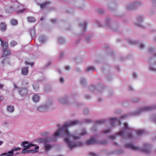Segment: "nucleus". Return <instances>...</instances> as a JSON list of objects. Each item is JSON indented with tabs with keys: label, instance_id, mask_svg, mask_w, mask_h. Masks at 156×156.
I'll use <instances>...</instances> for the list:
<instances>
[{
	"label": "nucleus",
	"instance_id": "6e6d98bb",
	"mask_svg": "<svg viewBox=\"0 0 156 156\" xmlns=\"http://www.w3.org/2000/svg\"><path fill=\"white\" fill-rule=\"evenodd\" d=\"M3 98L2 96L0 97V101H2L3 100Z\"/></svg>",
	"mask_w": 156,
	"mask_h": 156
},
{
	"label": "nucleus",
	"instance_id": "f3484780",
	"mask_svg": "<svg viewBox=\"0 0 156 156\" xmlns=\"http://www.w3.org/2000/svg\"><path fill=\"white\" fill-rule=\"evenodd\" d=\"M3 55L2 57H5L10 54L11 52L9 50L7 49L3 50Z\"/></svg>",
	"mask_w": 156,
	"mask_h": 156
},
{
	"label": "nucleus",
	"instance_id": "6e6552de",
	"mask_svg": "<svg viewBox=\"0 0 156 156\" xmlns=\"http://www.w3.org/2000/svg\"><path fill=\"white\" fill-rule=\"evenodd\" d=\"M110 122L113 126L118 125L120 122L118 119L115 118H111L110 119Z\"/></svg>",
	"mask_w": 156,
	"mask_h": 156
},
{
	"label": "nucleus",
	"instance_id": "a18cd8bd",
	"mask_svg": "<svg viewBox=\"0 0 156 156\" xmlns=\"http://www.w3.org/2000/svg\"><path fill=\"white\" fill-rule=\"evenodd\" d=\"M133 76V78H136L137 77V74L136 73H133L132 74Z\"/></svg>",
	"mask_w": 156,
	"mask_h": 156
},
{
	"label": "nucleus",
	"instance_id": "338daca9",
	"mask_svg": "<svg viewBox=\"0 0 156 156\" xmlns=\"http://www.w3.org/2000/svg\"><path fill=\"white\" fill-rule=\"evenodd\" d=\"M1 131L0 130V134H1Z\"/></svg>",
	"mask_w": 156,
	"mask_h": 156
},
{
	"label": "nucleus",
	"instance_id": "f03ea898",
	"mask_svg": "<svg viewBox=\"0 0 156 156\" xmlns=\"http://www.w3.org/2000/svg\"><path fill=\"white\" fill-rule=\"evenodd\" d=\"M125 147L133 150H139L141 149L143 152L146 154L149 153L151 151V146L147 144H145L144 146L141 149L137 146L131 143H128L126 144L125 145Z\"/></svg>",
	"mask_w": 156,
	"mask_h": 156
},
{
	"label": "nucleus",
	"instance_id": "4d7b16f0",
	"mask_svg": "<svg viewBox=\"0 0 156 156\" xmlns=\"http://www.w3.org/2000/svg\"><path fill=\"white\" fill-rule=\"evenodd\" d=\"M0 41L1 42V44H2V43L3 42V41L2 39L0 37Z\"/></svg>",
	"mask_w": 156,
	"mask_h": 156
},
{
	"label": "nucleus",
	"instance_id": "473e14b6",
	"mask_svg": "<svg viewBox=\"0 0 156 156\" xmlns=\"http://www.w3.org/2000/svg\"><path fill=\"white\" fill-rule=\"evenodd\" d=\"M17 44V43L16 42L12 41H11L10 44V45L12 47H14Z\"/></svg>",
	"mask_w": 156,
	"mask_h": 156
},
{
	"label": "nucleus",
	"instance_id": "603ef678",
	"mask_svg": "<svg viewBox=\"0 0 156 156\" xmlns=\"http://www.w3.org/2000/svg\"><path fill=\"white\" fill-rule=\"evenodd\" d=\"M56 21H57V20H56V19H52V20H51V22L52 23H55Z\"/></svg>",
	"mask_w": 156,
	"mask_h": 156
},
{
	"label": "nucleus",
	"instance_id": "dca6fc26",
	"mask_svg": "<svg viewBox=\"0 0 156 156\" xmlns=\"http://www.w3.org/2000/svg\"><path fill=\"white\" fill-rule=\"evenodd\" d=\"M40 97L37 94H35L32 97L33 101L35 102H38L40 99Z\"/></svg>",
	"mask_w": 156,
	"mask_h": 156
},
{
	"label": "nucleus",
	"instance_id": "c85d7f7f",
	"mask_svg": "<svg viewBox=\"0 0 156 156\" xmlns=\"http://www.w3.org/2000/svg\"><path fill=\"white\" fill-rule=\"evenodd\" d=\"M105 22L106 24V26L107 27L110 28V20L108 19H106L105 21Z\"/></svg>",
	"mask_w": 156,
	"mask_h": 156
},
{
	"label": "nucleus",
	"instance_id": "5701e85b",
	"mask_svg": "<svg viewBox=\"0 0 156 156\" xmlns=\"http://www.w3.org/2000/svg\"><path fill=\"white\" fill-rule=\"evenodd\" d=\"M87 26V24L86 23H84L81 24L80 26V28L81 30H83V31L84 32L86 30V28Z\"/></svg>",
	"mask_w": 156,
	"mask_h": 156
},
{
	"label": "nucleus",
	"instance_id": "774afa93",
	"mask_svg": "<svg viewBox=\"0 0 156 156\" xmlns=\"http://www.w3.org/2000/svg\"><path fill=\"white\" fill-rule=\"evenodd\" d=\"M155 41H156V38H155Z\"/></svg>",
	"mask_w": 156,
	"mask_h": 156
},
{
	"label": "nucleus",
	"instance_id": "72a5a7b5",
	"mask_svg": "<svg viewBox=\"0 0 156 156\" xmlns=\"http://www.w3.org/2000/svg\"><path fill=\"white\" fill-rule=\"evenodd\" d=\"M105 122V120H98L96 121V123L97 124H101L102 123H104Z\"/></svg>",
	"mask_w": 156,
	"mask_h": 156
},
{
	"label": "nucleus",
	"instance_id": "aec40b11",
	"mask_svg": "<svg viewBox=\"0 0 156 156\" xmlns=\"http://www.w3.org/2000/svg\"><path fill=\"white\" fill-rule=\"evenodd\" d=\"M39 40L41 43H43L45 42L46 39L44 36L41 35L39 37Z\"/></svg>",
	"mask_w": 156,
	"mask_h": 156
},
{
	"label": "nucleus",
	"instance_id": "1a4fd4ad",
	"mask_svg": "<svg viewBox=\"0 0 156 156\" xmlns=\"http://www.w3.org/2000/svg\"><path fill=\"white\" fill-rule=\"evenodd\" d=\"M49 142H46L44 144V150L47 152L50 150L52 148V145L48 144Z\"/></svg>",
	"mask_w": 156,
	"mask_h": 156
},
{
	"label": "nucleus",
	"instance_id": "f257e3e1",
	"mask_svg": "<svg viewBox=\"0 0 156 156\" xmlns=\"http://www.w3.org/2000/svg\"><path fill=\"white\" fill-rule=\"evenodd\" d=\"M80 123V121L78 120L67 122L63 124L62 128L58 129V130L54 134L51 138H40L37 139L36 141L39 143H42L44 144L46 142L56 141L58 137L62 136L64 137L65 142L68 144L69 147L72 149L76 147L82 145L83 143L82 142L75 143L70 141L72 139H79L80 136H76L75 134L70 133L68 128L69 127L76 125Z\"/></svg>",
	"mask_w": 156,
	"mask_h": 156
},
{
	"label": "nucleus",
	"instance_id": "f704fd0d",
	"mask_svg": "<svg viewBox=\"0 0 156 156\" xmlns=\"http://www.w3.org/2000/svg\"><path fill=\"white\" fill-rule=\"evenodd\" d=\"M6 9H7V11L8 12H11L13 11V8L12 6H10L8 8H6Z\"/></svg>",
	"mask_w": 156,
	"mask_h": 156
},
{
	"label": "nucleus",
	"instance_id": "423d86ee",
	"mask_svg": "<svg viewBox=\"0 0 156 156\" xmlns=\"http://www.w3.org/2000/svg\"><path fill=\"white\" fill-rule=\"evenodd\" d=\"M156 108V106L149 107L147 106L142 107L141 108H140L137 112H136L135 113H134V114L135 115H138L143 112L151 111L154 109Z\"/></svg>",
	"mask_w": 156,
	"mask_h": 156
},
{
	"label": "nucleus",
	"instance_id": "4468645a",
	"mask_svg": "<svg viewBox=\"0 0 156 156\" xmlns=\"http://www.w3.org/2000/svg\"><path fill=\"white\" fill-rule=\"evenodd\" d=\"M96 143L97 142L95 139L94 137H92L90 139L87 141L86 144L88 145H91Z\"/></svg>",
	"mask_w": 156,
	"mask_h": 156
},
{
	"label": "nucleus",
	"instance_id": "e433bc0d",
	"mask_svg": "<svg viewBox=\"0 0 156 156\" xmlns=\"http://www.w3.org/2000/svg\"><path fill=\"white\" fill-rule=\"evenodd\" d=\"M58 42L60 44H62L64 42V40L62 38H58Z\"/></svg>",
	"mask_w": 156,
	"mask_h": 156
},
{
	"label": "nucleus",
	"instance_id": "69168bd1",
	"mask_svg": "<svg viewBox=\"0 0 156 156\" xmlns=\"http://www.w3.org/2000/svg\"><path fill=\"white\" fill-rule=\"evenodd\" d=\"M21 6H23L22 5H20V7H19V8H20V7Z\"/></svg>",
	"mask_w": 156,
	"mask_h": 156
},
{
	"label": "nucleus",
	"instance_id": "6ab92c4d",
	"mask_svg": "<svg viewBox=\"0 0 156 156\" xmlns=\"http://www.w3.org/2000/svg\"><path fill=\"white\" fill-rule=\"evenodd\" d=\"M0 156H12V151H9L7 153H5L0 155Z\"/></svg>",
	"mask_w": 156,
	"mask_h": 156
},
{
	"label": "nucleus",
	"instance_id": "680f3d73",
	"mask_svg": "<svg viewBox=\"0 0 156 156\" xmlns=\"http://www.w3.org/2000/svg\"><path fill=\"white\" fill-rule=\"evenodd\" d=\"M14 87L15 88H17V87L16 86V85L15 84L14 85Z\"/></svg>",
	"mask_w": 156,
	"mask_h": 156
},
{
	"label": "nucleus",
	"instance_id": "0e129e2a",
	"mask_svg": "<svg viewBox=\"0 0 156 156\" xmlns=\"http://www.w3.org/2000/svg\"><path fill=\"white\" fill-rule=\"evenodd\" d=\"M43 20V17H41V18L40 19V20Z\"/></svg>",
	"mask_w": 156,
	"mask_h": 156
},
{
	"label": "nucleus",
	"instance_id": "3c124183",
	"mask_svg": "<svg viewBox=\"0 0 156 156\" xmlns=\"http://www.w3.org/2000/svg\"><path fill=\"white\" fill-rule=\"evenodd\" d=\"M135 24L136 25L139 26V27H141V23H138L136 22L135 23Z\"/></svg>",
	"mask_w": 156,
	"mask_h": 156
},
{
	"label": "nucleus",
	"instance_id": "b1692460",
	"mask_svg": "<svg viewBox=\"0 0 156 156\" xmlns=\"http://www.w3.org/2000/svg\"><path fill=\"white\" fill-rule=\"evenodd\" d=\"M49 3L48 2H44L43 3L39 5L41 9H43L46 6L48 5Z\"/></svg>",
	"mask_w": 156,
	"mask_h": 156
},
{
	"label": "nucleus",
	"instance_id": "49530a36",
	"mask_svg": "<svg viewBox=\"0 0 156 156\" xmlns=\"http://www.w3.org/2000/svg\"><path fill=\"white\" fill-rule=\"evenodd\" d=\"M25 64H27V65H31V66H32L33 65V63H29L26 61L25 62Z\"/></svg>",
	"mask_w": 156,
	"mask_h": 156
},
{
	"label": "nucleus",
	"instance_id": "c03bdc74",
	"mask_svg": "<svg viewBox=\"0 0 156 156\" xmlns=\"http://www.w3.org/2000/svg\"><path fill=\"white\" fill-rule=\"evenodd\" d=\"M65 68L66 70H69L70 69V68L69 66H66L65 67Z\"/></svg>",
	"mask_w": 156,
	"mask_h": 156
},
{
	"label": "nucleus",
	"instance_id": "20e7f679",
	"mask_svg": "<svg viewBox=\"0 0 156 156\" xmlns=\"http://www.w3.org/2000/svg\"><path fill=\"white\" fill-rule=\"evenodd\" d=\"M124 129H122L118 133V135H122L123 137L125 136V138L129 139H132L133 138V136L132 134L130 133H127L126 135H124V130H130V128L129 127L128 124L127 123L125 122L124 124Z\"/></svg>",
	"mask_w": 156,
	"mask_h": 156
},
{
	"label": "nucleus",
	"instance_id": "cd10ccee",
	"mask_svg": "<svg viewBox=\"0 0 156 156\" xmlns=\"http://www.w3.org/2000/svg\"><path fill=\"white\" fill-rule=\"evenodd\" d=\"M144 18L142 16H139L137 18V21L141 23L144 20Z\"/></svg>",
	"mask_w": 156,
	"mask_h": 156
},
{
	"label": "nucleus",
	"instance_id": "f8f14e48",
	"mask_svg": "<svg viewBox=\"0 0 156 156\" xmlns=\"http://www.w3.org/2000/svg\"><path fill=\"white\" fill-rule=\"evenodd\" d=\"M48 106L47 105H44L40 106L37 107V111L42 112L47 110V108Z\"/></svg>",
	"mask_w": 156,
	"mask_h": 156
},
{
	"label": "nucleus",
	"instance_id": "37998d69",
	"mask_svg": "<svg viewBox=\"0 0 156 156\" xmlns=\"http://www.w3.org/2000/svg\"><path fill=\"white\" fill-rule=\"evenodd\" d=\"M59 81L61 83H63L64 81V80L63 77H62L59 79Z\"/></svg>",
	"mask_w": 156,
	"mask_h": 156
},
{
	"label": "nucleus",
	"instance_id": "0eeeda50",
	"mask_svg": "<svg viewBox=\"0 0 156 156\" xmlns=\"http://www.w3.org/2000/svg\"><path fill=\"white\" fill-rule=\"evenodd\" d=\"M141 4V2H136L132 4H129L127 5L126 6V9L128 10H130L134 9L135 7L139 6Z\"/></svg>",
	"mask_w": 156,
	"mask_h": 156
},
{
	"label": "nucleus",
	"instance_id": "5fc2aeb1",
	"mask_svg": "<svg viewBox=\"0 0 156 156\" xmlns=\"http://www.w3.org/2000/svg\"><path fill=\"white\" fill-rule=\"evenodd\" d=\"M129 90L130 91H132V90H133V88L131 87H129Z\"/></svg>",
	"mask_w": 156,
	"mask_h": 156
},
{
	"label": "nucleus",
	"instance_id": "c9c22d12",
	"mask_svg": "<svg viewBox=\"0 0 156 156\" xmlns=\"http://www.w3.org/2000/svg\"><path fill=\"white\" fill-rule=\"evenodd\" d=\"M115 6V4L114 3H111L110 5H109V9L111 10H112V8H111V7H112V8L113 7H114Z\"/></svg>",
	"mask_w": 156,
	"mask_h": 156
},
{
	"label": "nucleus",
	"instance_id": "9b49d317",
	"mask_svg": "<svg viewBox=\"0 0 156 156\" xmlns=\"http://www.w3.org/2000/svg\"><path fill=\"white\" fill-rule=\"evenodd\" d=\"M6 111L9 113H12L14 111V107L12 105H9L6 106Z\"/></svg>",
	"mask_w": 156,
	"mask_h": 156
},
{
	"label": "nucleus",
	"instance_id": "ea45409f",
	"mask_svg": "<svg viewBox=\"0 0 156 156\" xmlns=\"http://www.w3.org/2000/svg\"><path fill=\"white\" fill-rule=\"evenodd\" d=\"M110 130H111L110 129L106 130H104L103 132V133L104 134H106V133H109V132H110Z\"/></svg>",
	"mask_w": 156,
	"mask_h": 156
},
{
	"label": "nucleus",
	"instance_id": "58836bf2",
	"mask_svg": "<svg viewBox=\"0 0 156 156\" xmlns=\"http://www.w3.org/2000/svg\"><path fill=\"white\" fill-rule=\"evenodd\" d=\"M26 10V8H23V9L19 10L17 11L18 13H21Z\"/></svg>",
	"mask_w": 156,
	"mask_h": 156
},
{
	"label": "nucleus",
	"instance_id": "bf43d9fd",
	"mask_svg": "<svg viewBox=\"0 0 156 156\" xmlns=\"http://www.w3.org/2000/svg\"><path fill=\"white\" fill-rule=\"evenodd\" d=\"M3 144V142L2 141H0V145H2Z\"/></svg>",
	"mask_w": 156,
	"mask_h": 156
},
{
	"label": "nucleus",
	"instance_id": "39448f33",
	"mask_svg": "<svg viewBox=\"0 0 156 156\" xmlns=\"http://www.w3.org/2000/svg\"><path fill=\"white\" fill-rule=\"evenodd\" d=\"M151 65L149 67V70L156 72V53L150 59Z\"/></svg>",
	"mask_w": 156,
	"mask_h": 156
},
{
	"label": "nucleus",
	"instance_id": "4be33fe9",
	"mask_svg": "<svg viewBox=\"0 0 156 156\" xmlns=\"http://www.w3.org/2000/svg\"><path fill=\"white\" fill-rule=\"evenodd\" d=\"M95 69V68L93 66H90L87 67L86 70V71L87 72H89L90 71H93Z\"/></svg>",
	"mask_w": 156,
	"mask_h": 156
},
{
	"label": "nucleus",
	"instance_id": "8fccbe9b",
	"mask_svg": "<svg viewBox=\"0 0 156 156\" xmlns=\"http://www.w3.org/2000/svg\"><path fill=\"white\" fill-rule=\"evenodd\" d=\"M90 155L92 156H97V155L96 154L93 153H91Z\"/></svg>",
	"mask_w": 156,
	"mask_h": 156
},
{
	"label": "nucleus",
	"instance_id": "7c9ffc66",
	"mask_svg": "<svg viewBox=\"0 0 156 156\" xmlns=\"http://www.w3.org/2000/svg\"><path fill=\"white\" fill-rule=\"evenodd\" d=\"M17 22L16 20L12 19L11 20V23L12 25H15L17 24Z\"/></svg>",
	"mask_w": 156,
	"mask_h": 156
},
{
	"label": "nucleus",
	"instance_id": "9d476101",
	"mask_svg": "<svg viewBox=\"0 0 156 156\" xmlns=\"http://www.w3.org/2000/svg\"><path fill=\"white\" fill-rule=\"evenodd\" d=\"M19 92L21 96H25L27 94V89L22 88L19 90Z\"/></svg>",
	"mask_w": 156,
	"mask_h": 156
},
{
	"label": "nucleus",
	"instance_id": "2f4dec72",
	"mask_svg": "<svg viewBox=\"0 0 156 156\" xmlns=\"http://www.w3.org/2000/svg\"><path fill=\"white\" fill-rule=\"evenodd\" d=\"M145 133V131L143 130H139L137 131V133L139 135H142Z\"/></svg>",
	"mask_w": 156,
	"mask_h": 156
},
{
	"label": "nucleus",
	"instance_id": "ddd939ff",
	"mask_svg": "<svg viewBox=\"0 0 156 156\" xmlns=\"http://www.w3.org/2000/svg\"><path fill=\"white\" fill-rule=\"evenodd\" d=\"M28 67H23L21 70V74L24 76H26L28 74Z\"/></svg>",
	"mask_w": 156,
	"mask_h": 156
},
{
	"label": "nucleus",
	"instance_id": "e2e57ef3",
	"mask_svg": "<svg viewBox=\"0 0 156 156\" xmlns=\"http://www.w3.org/2000/svg\"><path fill=\"white\" fill-rule=\"evenodd\" d=\"M86 110H87V112H86V113H87V112H89V110H88V109H86ZM85 113H86V112H85Z\"/></svg>",
	"mask_w": 156,
	"mask_h": 156
},
{
	"label": "nucleus",
	"instance_id": "a19ab883",
	"mask_svg": "<svg viewBox=\"0 0 156 156\" xmlns=\"http://www.w3.org/2000/svg\"><path fill=\"white\" fill-rule=\"evenodd\" d=\"M144 47V45L143 44H140L139 45V48L141 49H143Z\"/></svg>",
	"mask_w": 156,
	"mask_h": 156
},
{
	"label": "nucleus",
	"instance_id": "bb28decb",
	"mask_svg": "<svg viewBox=\"0 0 156 156\" xmlns=\"http://www.w3.org/2000/svg\"><path fill=\"white\" fill-rule=\"evenodd\" d=\"M33 89L35 90H38L39 87L38 84L37 83H34L33 85Z\"/></svg>",
	"mask_w": 156,
	"mask_h": 156
},
{
	"label": "nucleus",
	"instance_id": "412c9836",
	"mask_svg": "<svg viewBox=\"0 0 156 156\" xmlns=\"http://www.w3.org/2000/svg\"><path fill=\"white\" fill-rule=\"evenodd\" d=\"M0 29L2 31L5 30L6 29V25L4 23H2L0 24Z\"/></svg>",
	"mask_w": 156,
	"mask_h": 156
},
{
	"label": "nucleus",
	"instance_id": "393cba45",
	"mask_svg": "<svg viewBox=\"0 0 156 156\" xmlns=\"http://www.w3.org/2000/svg\"><path fill=\"white\" fill-rule=\"evenodd\" d=\"M30 32L31 37L33 38L35 36V32L34 28H32L31 29Z\"/></svg>",
	"mask_w": 156,
	"mask_h": 156
},
{
	"label": "nucleus",
	"instance_id": "c756f323",
	"mask_svg": "<svg viewBox=\"0 0 156 156\" xmlns=\"http://www.w3.org/2000/svg\"><path fill=\"white\" fill-rule=\"evenodd\" d=\"M21 149L20 147H14L11 150L9 151H12V156L14 155V151L19 150Z\"/></svg>",
	"mask_w": 156,
	"mask_h": 156
},
{
	"label": "nucleus",
	"instance_id": "a878e982",
	"mask_svg": "<svg viewBox=\"0 0 156 156\" xmlns=\"http://www.w3.org/2000/svg\"><path fill=\"white\" fill-rule=\"evenodd\" d=\"M27 20L29 22L32 23L35 21V18L32 17H27Z\"/></svg>",
	"mask_w": 156,
	"mask_h": 156
},
{
	"label": "nucleus",
	"instance_id": "13d9d810",
	"mask_svg": "<svg viewBox=\"0 0 156 156\" xmlns=\"http://www.w3.org/2000/svg\"><path fill=\"white\" fill-rule=\"evenodd\" d=\"M3 87V85L0 84V88H2Z\"/></svg>",
	"mask_w": 156,
	"mask_h": 156
},
{
	"label": "nucleus",
	"instance_id": "864d4df0",
	"mask_svg": "<svg viewBox=\"0 0 156 156\" xmlns=\"http://www.w3.org/2000/svg\"><path fill=\"white\" fill-rule=\"evenodd\" d=\"M116 136L114 135L113 136H111V139H112V140H113L115 139V137Z\"/></svg>",
	"mask_w": 156,
	"mask_h": 156
},
{
	"label": "nucleus",
	"instance_id": "09e8293b",
	"mask_svg": "<svg viewBox=\"0 0 156 156\" xmlns=\"http://www.w3.org/2000/svg\"><path fill=\"white\" fill-rule=\"evenodd\" d=\"M153 48H150L148 50V52L149 53H151L153 51Z\"/></svg>",
	"mask_w": 156,
	"mask_h": 156
},
{
	"label": "nucleus",
	"instance_id": "2eb2a0df",
	"mask_svg": "<svg viewBox=\"0 0 156 156\" xmlns=\"http://www.w3.org/2000/svg\"><path fill=\"white\" fill-rule=\"evenodd\" d=\"M58 102L62 104H64L66 103L67 99L65 97L60 98L58 100Z\"/></svg>",
	"mask_w": 156,
	"mask_h": 156
},
{
	"label": "nucleus",
	"instance_id": "052dcab7",
	"mask_svg": "<svg viewBox=\"0 0 156 156\" xmlns=\"http://www.w3.org/2000/svg\"><path fill=\"white\" fill-rule=\"evenodd\" d=\"M126 116V115H124L122 116L121 118H125Z\"/></svg>",
	"mask_w": 156,
	"mask_h": 156
},
{
	"label": "nucleus",
	"instance_id": "de8ad7c7",
	"mask_svg": "<svg viewBox=\"0 0 156 156\" xmlns=\"http://www.w3.org/2000/svg\"><path fill=\"white\" fill-rule=\"evenodd\" d=\"M85 82V80L84 79H82L81 80V82L82 84H83Z\"/></svg>",
	"mask_w": 156,
	"mask_h": 156
},
{
	"label": "nucleus",
	"instance_id": "79ce46f5",
	"mask_svg": "<svg viewBox=\"0 0 156 156\" xmlns=\"http://www.w3.org/2000/svg\"><path fill=\"white\" fill-rule=\"evenodd\" d=\"M91 121V120L90 119H86L85 120V122L86 123H90Z\"/></svg>",
	"mask_w": 156,
	"mask_h": 156
},
{
	"label": "nucleus",
	"instance_id": "7ed1b4c3",
	"mask_svg": "<svg viewBox=\"0 0 156 156\" xmlns=\"http://www.w3.org/2000/svg\"><path fill=\"white\" fill-rule=\"evenodd\" d=\"M21 145L23 146L24 148L22 150L21 153H35L37 152V150L39 148L38 146H36L35 149L31 150L29 151L27 150V149L29 148L30 147L35 146L32 144H29L28 141H24L22 143Z\"/></svg>",
	"mask_w": 156,
	"mask_h": 156
},
{
	"label": "nucleus",
	"instance_id": "4c0bfd02",
	"mask_svg": "<svg viewBox=\"0 0 156 156\" xmlns=\"http://www.w3.org/2000/svg\"><path fill=\"white\" fill-rule=\"evenodd\" d=\"M86 133L87 131H86V130H85V129H83L82 130L81 134L82 136H83L86 135Z\"/></svg>",
	"mask_w": 156,
	"mask_h": 156
},
{
	"label": "nucleus",
	"instance_id": "a211bd4d",
	"mask_svg": "<svg viewBox=\"0 0 156 156\" xmlns=\"http://www.w3.org/2000/svg\"><path fill=\"white\" fill-rule=\"evenodd\" d=\"M1 45L3 48V50H5L7 49L8 44V43L6 41H3L2 44H1Z\"/></svg>",
	"mask_w": 156,
	"mask_h": 156
}]
</instances>
